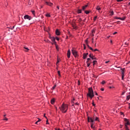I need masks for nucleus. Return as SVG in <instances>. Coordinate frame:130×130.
Wrapping results in <instances>:
<instances>
[{
  "label": "nucleus",
  "mask_w": 130,
  "mask_h": 130,
  "mask_svg": "<svg viewBox=\"0 0 130 130\" xmlns=\"http://www.w3.org/2000/svg\"><path fill=\"white\" fill-rule=\"evenodd\" d=\"M75 105H79V103H75Z\"/></svg>",
  "instance_id": "obj_53"
},
{
  "label": "nucleus",
  "mask_w": 130,
  "mask_h": 130,
  "mask_svg": "<svg viewBox=\"0 0 130 130\" xmlns=\"http://www.w3.org/2000/svg\"><path fill=\"white\" fill-rule=\"evenodd\" d=\"M78 14H82V10L81 9H78L77 11Z\"/></svg>",
  "instance_id": "obj_16"
},
{
  "label": "nucleus",
  "mask_w": 130,
  "mask_h": 130,
  "mask_svg": "<svg viewBox=\"0 0 130 130\" xmlns=\"http://www.w3.org/2000/svg\"><path fill=\"white\" fill-rule=\"evenodd\" d=\"M112 88H113V87L110 86V89H112Z\"/></svg>",
  "instance_id": "obj_63"
},
{
  "label": "nucleus",
  "mask_w": 130,
  "mask_h": 130,
  "mask_svg": "<svg viewBox=\"0 0 130 130\" xmlns=\"http://www.w3.org/2000/svg\"><path fill=\"white\" fill-rule=\"evenodd\" d=\"M92 55H93V54H90L89 55V56L90 57V58L92 57Z\"/></svg>",
  "instance_id": "obj_39"
},
{
  "label": "nucleus",
  "mask_w": 130,
  "mask_h": 130,
  "mask_svg": "<svg viewBox=\"0 0 130 130\" xmlns=\"http://www.w3.org/2000/svg\"><path fill=\"white\" fill-rule=\"evenodd\" d=\"M130 99V95H127L126 97V100H127V101H128Z\"/></svg>",
  "instance_id": "obj_23"
},
{
  "label": "nucleus",
  "mask_w": 130,
  "mask_h": 130,
  "mask_svg": "<svg viewBox=\"0 0 130 130\" xmlns=\"http://www.w3.org/2000/svg\"><path fill=\"white\" fill-rule=\"evenodd\" d=\"M125 130H129V129H128V127H127V125L125 124Z\"/></svg>",
  "instance_id": "obj_19"
},
{
  "label": "nucleus",
  "mask_w": 130,
  "mask_h": 130,
  "mask_svg": "<svg viewBox=\"0 0 130 130\" xmlns=\"http://www.w3.org/2000/svg\"><path fill=\"white\" fill-rule=\"evenodd\" d=\"M57 74H58L59 77H60V71H58V72H57Z\"/></svg>",
  "instance_id": "obj_29"
},
{
  "label": "nucleus",
  "mask_w": 130,
  "mask_h": 130,
  "mask_svg": "<svg viewBox=\"0 0 130 130\" xmlns=\"http://www.w3.org/2000/svg\"><path fill=\"white\" fill-rule=\"evenodd\" d=\"M128 6H130V2L128 4Z\"/></svg>",
  "instance_id": "obj_64"
},
{
  "label": "nucleus",
  "mask_w": 130,
  "mask_h": 130,
  "mask_svg": "<svg viewBox=\"0 0 130 130\" xmlns=\"http://www.w3.org/2000/svg\"><path fill=\"white\" fill-rule=\"evenodd\" d=\"M91 59H96V57H95V56H94L93 55H92V56L91 57Z\"/></svg>",
  "instance_id": "obj_24"
},
{
  "label": "nucleus",
  "mask_w": 130,
  "mask_h": 130,
  "mask_svg": "<svg viewBox=\"0 0 130 130\" xmlns=\"http://www.w3.org/2000/svg\"><path fill=\"white\" fill-rule=\"evenodd\" d=\"M49 123L48 122V119L47 118V120H46V124H49Z\"/></svg>",
  "instance_id": "obj_36"
},
{
  "label": "nucleus",
  "mask_w": 130,
  "mask_h": 130,
  "mask_svg": "<svg viewBox=\"0 0 130 130\" xmlns=\"http://www.w3.org/2000/svg\"><path fill=\"white\" fill-rule=\"evenodd\" d=\"M88 53H83V59H85V58H87V56H88Z\"/></svg>",
  "instance_id": "obj_8"
},
{
  "label": "nucleus",
  "mask_w": 130,
  "mask_h": 130,
  "mask_svg": "<svg viewBox=\"0 0 130 130\" xmlns=\"http://www.w3.org/2000/svg\"><path fill=\"white\" fill-rule=\"evenodd\" d=\"M31 13L34 15H35V11H31Z\"/></svg>",
  "instance_id": "obj_33"
},
{
  "label": "nucleus",
  "mask_w": 130,
  "mask_h": 130,
  "mask_svg": "<svg viewBox=\"0 0 130 130\" xmlns=\"http://www.w3.org/2000/svg\"><path fill=\"white\" fill-rule=\"evenodd\" d=\"M122 73V80H123V78H124V69L121 70Z\"/></svg>",
  "instance_id": "obj_6"
},
{
  "label": "nucleus",
  "mask_w": 130,
  "mask_h": 130,
  "mask_svg": "<svg viewBox=\"0 0 130 130\" xmlns=\"http://www.w3.org/2000/svg\"><path fill=\"white\" fill-rule=\"evenodd\" d=\"M67 56H68V58H70V57H71V51L70 50H69L68 51Z\"/></svg>",
  "instance_id": "obj_11"
},
{
  "label": "nucleus",
  "mask_w": 130,
  "mask_h": 130,
  "mask_svg": "<svg viewBox=\"0 0 130 130\" xmlns=\"http://www.w3.org/2000/svg\"><path fill=\"white\" fill-rule=\"evenodd\" d=\"M57 9H58V10H59V7L58 6H57Z\"/></svg>",
  "instance_id": "obj_61"
},
{
  "label": "nucleus",
  "mask_w": 130,
  "mask_h": 130,
  "mask_svg": "<svg viewBox=\"0 0 130 130\" xmlns=\"http://www.w3.org/2000/svg\"><path fill=\"white\" fill-rule=\"evenodd\" d=\"M94 120L98 121V117L93 116V118H90L88 117V122H94Z\"/></svg>",
  "instance_id": "obj_3"
},
{
  "label": "nucleus",
  "mask_w": 130,
  "mask_h": 130,
  "mask_svg": "<svg viewBox=\"0 0 130 130\" xmlns=\"http://www.w3.org/2000/svg\"><path fill=\"white\" fill-rule=\"evenodd\" d=\"M82 21V18H79V19H78V21L79 22H81Z\"/></svg>",
  "instance_id": "obj_43"
},
{
  "label": "nucleus",
  "mask_w": 130,
  "mask_h": 130,
  "mask_svg": "<svg viewBox=\"0 0 130 130\" xmlns=\"http://www.w3.org/2000/svg\"><path fill=\"white\" fill-rule=\"evenodd\" d=\"M115 19H116V20H120V17H115Z\"/></svg>",
  "instance_id": "obj_32"
},
{
  "label": "nucleus",
  "mask_w": 130,
  "mask_h": 130,
  "mask_svg": "<svg viewBox=\"0 0 130 130\" xmlns=\"http://www.w3.org/2000/svg\"><path fill=\"white\" fill-rule=\"evenodd\" d=\"M84 12H85V14H86V15H88V14H89V13H90V12L88 11H85Z\"/></svg>",
  "instance_id": "obj_26"
},
{
  "label": "nucleus",
  "mask_w": 130,
  "mask_h": 130,
  "mask_svg": "<svg viewBox=\"0 0 130 130\" xmlns=\"http://www.w3.org/2000/svg\"><path fill=\"white\" fill-rule=\"evenodd\" d=\"M109 61H107L105 62V63H108Z\"/></svg>",
  "instance_id": "obj_60"
},
{
  "label": "nucleus",
  "mask_w": 130,
  "mask_h": 130,
  "mask_svg": "<svg viewBox=\"0 0 130 130\" xmlns=\"http://www.w3.org/2000/svg\"><path fill=\"white\" fill-rule=\"evenodd\" d=\"M87 63V67H90V65L91 64V63H90V62H86Z\"/></svg>",
  "instance_id": "obj_20"
},
{
  "label": "nucleus",
  "mask_w": 130,
  "mask_h": 130,
  "mask_svg": "<svg viewBox=\"0 0 130 130\" xmlns=\"http://www.w3.org/2000/svg\"><path fill=\"white\" fill-rule=\"evenodd\" d=\"M56 35H57L58 36H59V35H60V32H59V30L58 29H56Z\"/></svg>",
  "instance_id": "obj_12"
},
{
  "label": "nucleus",
  "mask_w": 130,
  "mask_h": 130,
  "mask_svg": "<svg viewBox=\"0 0 130 130\" xmlns=\"http://www.w3.org/2000/svg\"><path fill=\"white\" fill-rule=\"evenodd\" d=\"M125 93V91H123V92L122 93V95H124Z\"/></svg>",
  "instance_id": "obj_47"
},
{
  "label": "nucleus",
  "mask_w": 130,
  "mask_h": 130,
  "mask_svg": "<svg viewBox=\"0 0 130 130\" xmlns=\"http://www.w3.org/2000/svg\"><path fill=\"white\" fill-rule=\"evenodd\" d=\"M8 118H5V119H4V120H6V121H8Z\"/></svg>",
  "instance_id": "obj_50"
},
{
  "label": "nucleus",
  "mask_w": 130,
  "mask_h": 130,
  "mask_svg": "<svg viewBox=\"0 0 130 130\" xmlns=\"http://www.w3.org/2000/svg\"><path fill=\"white\" fill-rule=\"evenodd\" d=\"M87 97H89L90 99H92L94 97V91H93V89L92 88H89L88 89V93L87 94Z\"/></svg>",
  "instance_id": "obj_2"
},
{
  "label": "nucleus",
  "mask_w": 130,
  "mask_h": 130,
  "mask_svg": "<svg viewBox=\"0 0 130 130\" xmlns=\"http://www.w3.org/2000/svg\"><path fill=\"white\" fill-rule=\"evenodd\" d=\"M40 121H41V119L39 118V120L35 122V124H38V122H40Z\"/></svg>",
  "instance_id": "obj_18"
},
{
  "label": "nucleus",
  "mask_w": 130,
  "mask_h": 130,
  "mask_svg": "<svg viewBox=\"0 0 130 130\" xmlns=\"http://www.w3.org/2000/svg\"><path fill=\"white\" fill-rule=\"evenodd\" d=\"M113 34V35H115V34H117V32L115 31Z\"/></svg>",
  "instance_id": "obj_44"
},
{
  "label": "nucleus",
  "mask_w": 130,
  "mask_h": 130,
  "mask_svg": "<svg viewBox=\"0 0 130 130\" xmlns=\"http://www.w3.org/2000/svg\"><path fill=\"white\" fill-rule=\"evenodd\" d=\"M96 19H97V16H95V17H94V18H93V20H94V21H96Z\"/></svg>",
  "instance_id": "obj_35"
},
{
  "label": "nucleus",
  "mask_w": 130,
  "mask_h": 130,
  "mask_svg": "<svg viewBox=\"0 0 130 130\" xmlns=\"http://www.w3.org/2000/svg\"><path fill=\"white\" fill-rule=\"evenodd\" d=\"M128 106H129V108L130 109V103L128 104Z\"/></svg>",
  "instance_id": "obj_62"
},
{
  "label": "nucleus",
  "mask_w": 130,
  "mask_h": 130,
  "mask_svg": "<svg viewBox=\"0 0 130 130\" xmlns=\"http://www.w3.org/2000/svg\"><path fill=\"white\" fill-rule=\"evenodd\" d=\"M86 44H88V40H85Z\"/></svg>",
  "instance_id": "obj_46"
},
{
  "label": "nucleus",
  "mask_w": 130,
  "mask_h": 130,
  "mask_svg": "<svg viewBox=\"0 0 130 130\" xmlns=\"http://www.w3.org/2000/svg\"><path fill=\"white\" fill-rule=\"evenodd\" d=\"M84 49H86V46H85V44H84Z\"/></svg>",
  "instance_id": "obj_57"
},
{
  "label": "nucleus",
  "mask_w": 130,
  "mask_h": 130,
  "mask_svg": "<svg viewBox=\"0 0 130 130\" xmlns=\"http://www.w3.org/2000/svg\"><path fill=\"white\" fill-rule=\"evenodd\" d=\"M91 58H88L87 59V62H90V61H91Z\"/></svg>",
  "instance_id": "obj_22"
},
{
  "label": "nucleus",
  "mask_w": 130,
  "mask_h": 130,
  "mask_svg": "<svg viewBox=\"0 0 130 130\" xmlns=\"http://www.w3.org/2000/svg\"><path fill=\"white\" fill-rule=\"evenodd\" d=\"M58 62H59V60L57 59V63H58Z\"/></svg>",
  "instance_id": "obj_54"
},
{
  "label": "nucleus",
  "mask_w": 130,
  "mask_h": 130,
  "mask_svg": "<svg viewBox=\"0 0 130 130\" xmlns=\"http://www.w3.org/2000/svg\"><path fill=\"white\" fill-rule=\"evenodd\" d=\"M96 10H97L98 11H101V8L99 7V6H98V7H96Z\"/></svg>",
  "instance_id": "obj_21"
},
{
  "label": "nucleus",
  "mask_w": 130,
  "mask_h": 130,
  "mask_svg": "<svg viewBox=\"0 0 130 130\" xmlns=\"http://www.w3.org/2000/svg\"><path fill=\"white\" fill-rule=\"evenodd\" d=\"M46 16L47 17H50V15H49V14H46Z\"/></svg>",
  "instance_id": "obj_40"
},
{
  "label": "nucleus",
  "mask_w": 130,
  "mask_h": 130,
  "mask_svg": "<svg viewBox=\"0 0 130 130\" xmlns=\"http://www.w3.org/2000/svg\"><path fill=\"white\" fill-rule=\"evenodd\" d=\"M94 94H95V95H98V93H97L96 92H95Z\"/></svg>",
  "instance_id": "obj_55"
},
{
  "label": "nucleus",
  "mask_w": 130,
  "mask_h": 130,
  "mask_svg": "<svg viewBox=\"0 0 130 130\" xmlns=\"http://www.w3.org/2000/svg\"><path fill=\"white\" fill-rule=\"evenodd\" d=\"M72 51L73 55H74L75 57H77V56H78V52H77L74 48L72 49Z\"/></svg>",
  "instance_id": "obj_4"
},
{
  "label": "nucleus",
  "mask_w": 130,
  "mask_h": 130,
  "mask_svg": "<svg viewBox=\"0 0 130 130\" xmlns=\"http://www.w3.org/2000/svg\"><path fill=\"white\" fill-rule=\"evenodd\" d=\"M55 39H56V40H57V41H58L59 40V38H58V37H56V38H55Z\"/></svg>",
  "instance_id": "obj_38"
},
{
  "label": "nucleus",
  "mask_w": 130,
  "mask_h": 130,
  "mask_svg": "<svg viewBox=\"0 0 130 130\" xmlns=\"http://www.w3.org/2000/svg\"><path fill=\"white\" fill-rule=\"evenodd\" d=\"M55 130H61L59 128H55Z\"/></svg>",
  "instance_id": "obj_56"
},
{
  "label": "nucleus",
  "mask_w": 130,
  "mask_h": 130,
  "mask_svg": "<svg viewBox=\"0 0 130 130\" xmlns=\"http://www.w3.org/2000/svg\"><path fill=\"white\" fill-rule=\"evenodd\" d=\"M24 19L25 20H29L30 21V20H32V17L29 16L28 15H25L24 16Z\"/></svg>",
  "instance_id": "obj_5"
},
{
  "label": "nucleus",
  "mask_w": 130,
  "mask_h": 130,
  "mask_svg": "<svg viewBox=\"0 0 130 130\" xmlns=\"http://www.w3.org/2000/svg\"><path fill=\"white\" fill-rule=\"evenodd\" d=\"M101 91H104V88H101Z\"/></svg>",
  "instance_id": "obj_52"
},
{
  "label": "nucleus",
  "mask_w": 130,
  "mask_h": 130,
  "mask_svg": "<svg viewBox=\"0 0 130 130\" xmlns=\"http://www.w3.org/2000/svg\"><path fill=\"white\" fill-rule=\"evenodd\" d=\"M56 49H57V50H58V47H57V45H56Z\"/></svg>",
  "instance_id": "obj_45"
},
{
  "label": "nucleus",
  "mask_w": 130,
  "mask_h": 130,
  "mask_svg": "<svg viewBox=\"0 0 130 130\" xmlns=\"http://www.w3.org/2000/svg\"><path fill=\"white\" fill-rule=\"evenodd\" d=\"M96 62H97V61H96V60H93V66H95Z\"/></svg>",
  "instance_id": "obj_27"
},
{
  "label": "nucleus",
  "mask_w": 130,
  "mask_h": 130,
  "mask_svg": "<svg viewBox=\"0 0 130 130\" xmlns=\"http://www.w3.org/2000/svg\"><path fill=\"white\" fill-rule=\"evenodd\" d=\"M87 45L88 48H90V46H89V45L88 44H87Z\"/></svg>",
  "instance_id": "obj_49"
},
{
  "label": "nucleus",
  "mask_w": 130,
  "mask_h": 130,
  "mask_svg": "<svg viewBox=\"0 0 130 130\" xmlns=\"http://www.w3.org/2000/svg\"><path fill=\"white\" fill-rule=\"evenodd\" d=\"M124 121H125V124L126 125H129V121L126 118L124 119Z\"/></svg>",
  "instance_id": "obj_7"
},
{
  "label": "nucleus",
  "mask_w": 130,
  "mask_h": 130,
  "mask_svg": "<svg viewBox=\"0 0 130 130\" xmlns=\"http://www.w3.org/2000/svg\"><path fill=\"white\" fill-rule=\"evenodd\" d=\"M89 48L90 49V50H92V51H93V50H94V49H93V48L91 47H89Z\"/></svg>",
  "instance_id": "obj_41"
},
{
  "label": "nucleus",
  "mask_w": 130,
  "mask_h": 130,
  "mask_svg": "<svg viewBox=\"0 0 130 130\" xmlns=\"http://www.w3.org/2000/svg\"><path fill=\"white\" fill-rule=\"evenodd\" d=\"M93 51H99V50L97 49H95L94 50H93Z\"/></svg>",
  "instance_id": "obj_37"
},
{
  "label": "nucleus",
  "mask_w": 130,
  "mask_h": 130,
  "mask_svg": "<svg viewBox=\"0 0 130 130\" xmlns=\"http://www.w3.org/2000/svg\"><path fill=\"white\" fill-rule=\"evenodd\" d=\"M46 5H47L48 6H49L50 7H52V6H53V4H52V3L50 2H46Z\"/></svg>",
  "instance_id": "obj_10"
},
{
  "label": "nucleus",
  "mask_w": 130,
  "mask_h": 130,
  "mask_svg": "<svg viewBox=\"0 0 130 130\" xmlns=\"http://www.w3.org/2000/svg\"><path fill=\"white\" fill-rule=\"evenodd\" d=\"M28 6H31V1H30V0L28 1Z\"/></svg>",
  "instance_id": "obj_28"
},
{
  "label": "nucleus",
  "mask_w": 130,
  "mask_h": 130,
  "mask_svg": "<svg viewBox=\"0 0 130 130\" xmlns=\"http://www.w3.org/2000/svg\"><path fill=\"white\" fill-rule=\"evenodd\" d=\"M87 7H88V5H85L84 6H83L82 7V10L85 11V10H86V9H87Z\"/></svg>",
  "instance_id": "obj_14"
},
{
  "label": "nucleus",
  "mask_w": 130,
  "mask_h": 130,
  "mask_svg": "<svg viewBox=\"0 0 130 130\" xmlns=\"http://www.w3.org/2000/svg\"><path fill=\"white\" fill-rule=\"evenodd\" d=\"M93 122H91V128H94V126H93Z\"/></svg>",
  "instance_id": "obj_25"
},
{
  "label": "nucleus",
  "mask_w": 130,
  "mask_h": 130,
  "mask_svg": "<svg viewBox=\"0 0 130 130\" xmlns=\"http://www.w3.org/2000/svg\"><path fill=\"white\" fill-rule=\"evenodd\" d=\"M92 105H93V106H95V104H94V103H92Z\"/></svg>",
  "instance_id": "obj_59"
},
{
  "label": "nucleus",
  "mask_w": 130,
  "mask_h": 130,
  "mask_svg": "<svg viewBox=\"0 0 130 130\" xmlns=\"http://www.w3.org/2000/svg\"><path fill=\"white\" fill-rule=\"evenodd\" d=\"M54 102H55V100L54 99L51 100V104H54Z\"/></svg>",
  "instance_id": "obj_13"
},
{
  "label": "nucleus",
  "mask_w": 130,
  "mask_h": 130,
  "mask_svg": "<svg viewBox=\"0 0 130 130\" xmlns=\"http://www.w3.org/2000/svg\"><path fill=\"white\" fill-rule=\"evenodd\" d=\"M51 40L53 42L54 44H56V42H55V38L54 37H51Z\"/></svg>",
  "instance_id": "obj_9"
},
{
  "label": "nucleus",
  "mask_w": 130,
  "mask_h": 130,
  "mask_svg": "<svg viewBox=\"0 0 130 130\" xmlns=\"http://www.w3.org/2000/svg\"><path fill=\"white\" fill-rule=\"evenodd\" d=\"M44 117H45V118L47 119V117H46V116H45V114H44Z\"/></svg>",
  "instance_id": "obj_48"
},
{
  "label": "nucleus",
  "mask_w": 130,
  "mask_h": 130,
  "mask_svg": "<svg viewBox=\"0 0 130 130\" xmlns=\"http://www.w3.org/2000/svg\"><path fill=\"white\" fill-rule=\"evenodd\" d=\"M60 109L63 113H66L69 109V106L67 104H63L60 107Z\"/></svg>",
  "instance_id": "obj_1"
},
{
  "label": "nucleus",
  "mask_w": 130,
  "mask_h": 130,
  "mask_svg": "<svg viewBox=\"0 0 130 130\" xmlns=\"http://www.w3.org/2000/svg\"><path fill=\"white\" fill-rule=\"evenodd\" d=\"M105 83H106V82H105V81H103L101 83V84H102V85H104V84H105Z\"/></svg>",
  "instance_id": "obj_30"
},
{
  "label": "nucleus",
  "mask_w": 130,
  "mask_h": 130,
  "mask_svg": "<svg viewBox=\"0 0 130 130\" xmlns=\"http://www.w3.org/2000/svg\"><path fill=\"white\" fill-rule=\"evenodd\" d=\"M113 14H114L113 11H112V12H110V15L111 16H113Z\"/></svg>",
  "instance_id": "obj_31"
},
{
  "label": "nucleus",
  "mask_w": 130,
  "mask_h": 130,
  "mask_svg": "<svg viewBox=\"0 0 130 130\" xmlns=\"http://www.w3.org/2000/svg\"><path fill=\"white\" fill-rule=\"evenodd\" d=\"M74 101H75V99H73L72 103H74Z\"/></svg>",
  "instance_id": "obj_58"
},
{
  "label": "nucleus",
  "mask_w": 130,
  "mask_h": 130,
  "mask_svg": "<svg viewBox=\"0 0 130 130\" xmlns=\"http://www.w3.org/2000/svg\"><path fill=\"white\" fill-rule=\"evenodd\" d=\"M24 51H26V52L29 51V48L27 47H24Z\"/></svg>",
  "instance_id": "obj_15"
},
{
  "label": "nucleus",
  "mask_w": 130,
  "mask_h": 130,
  "mask_svg": "<svg viewBox=\"0 0 130 130\" xmlns=\"http://www.w3.org/2000/svg\"><path fill=\"white\" fill-rule=\"evenodd\" d=\"M14 28H15V26H13L11 28V30H13V29H14Z\"/></svg>",
  "instance_id": "obj_51"
},
{
  "label": "nucleus",
  "mask_w": 130,
  "mask_h": 130,
  "mask_svg": "<svg viewBox=\"0 0 130 130\" xmlns=\"http://www.w3.org/2000/svg\"><path fill=\"white\" fill-rule=\"evenodd\" d=\"M55 87H56V85H54L53 87H52V89L53 90H54V89H55Z\"/></svg>",
  "instance_id": "obj_34"
},
{
  "label": "nucleus",
  "mask_w": 130,
  "mask_h": 130,
  "mask_svg": "<svg viewBox=\"0 0 130 130\" xmlns=\"http://www.w3.org/2000/svg\"><path fill=\"white\" fill-rule=\"evenodd\" d=\"M123 0H117V2H118V3L120 2H122Z\"/></svg>",
  "instance_id": "obj_42"
},
{
  "label": "nucleus",
  "mask_w": 130,
  "mask_h": 130,
  "mask_svg": "<svg viewBox=\"0 0 130 130\" xmlns=\"http://www.w3.org/2000/svg\"><path fill=\"white\" fill-rule=\"evenodd\" d=\"M120 20H121V21H124L125 20V17H120Z\"/></svg>",
  "instance_id": "obj_17"
}]
</instances>
